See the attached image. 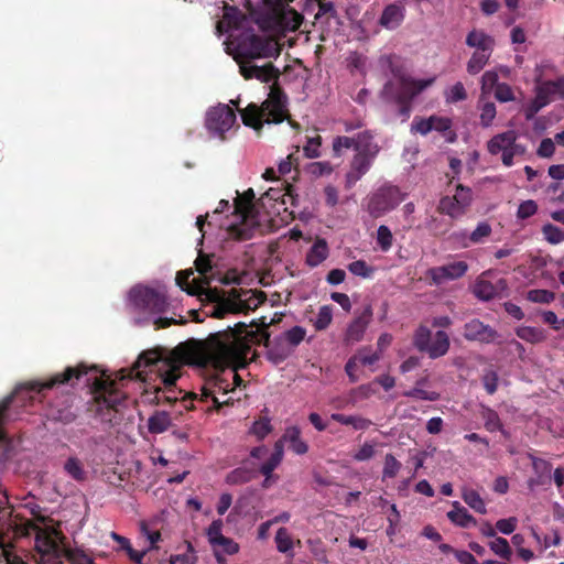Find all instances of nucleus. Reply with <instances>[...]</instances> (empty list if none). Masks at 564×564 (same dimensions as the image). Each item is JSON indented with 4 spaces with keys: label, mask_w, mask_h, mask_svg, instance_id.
<instances>
[{
    "label": "nucleus",
    "mask_w": 564,
    "mask_h": 564,
    "mask_svg": "<svg viewBox=\"0 0 564 564\" xmlns=\"http://www.w3.org/2000/svg\"><path fill=\"white\" fill-rule=\"evenodd\" d=\"M171 426V416L165 411H155L148 420V430L152 434H161Z\"/></svg>",
    "instance_id": "31"
},
{
    "label": "nucleus",
    "mask_w": 564,
    "mask_h": 564,
    "mask_svg": "<svg viewBox=\"0 0 564 564\" xmlns=\"http://www.w3.org/2000/svg\"><path fill=\"white\" fill-rule=\"evenodd\" d=\"M518 524V519L516 517H510L508 519H500L496 522V530H498L502 534H511Z\"/></svg>",
    "instance_id": "64"
},
{
    "label": "nucleus",
    "mask_w": 564,
    "mask_h": 564,
    "mask_svg": "<svg viewBox=\"0 0 564 564\" xmlns=\"http://www.w3.org/2000/svg\"><path fill=\"white\" fill-rule=\"evenodd\" d=\"M186 549H187V553L185 554H176V555H171L170 557V564H195L196 563V560L197 557L194 555L195 553V550H194V546L191 542L186 541Z\"/></svg>",
    "instance_id": "49"
},
{
    "label": "nucleus",
    "mask_w": 564,
    "mask_h": 564,
    "mask_svg": "<svg viewBox=\"0 0 564 564\" xmlns=\"http://www.w3.org/2000/svg\"><path fill=\"white\" fill-rule=\"evenodd\" d=\"M468 269L464 261L452 262L446 265L433 268L431 270L432 278L435 283L442 284L448 280H455L463 276Z\"/></svg>",
    "instance_id": "22"
},
{
    "label": "nucleus",
    "mask_w": 564,
    "mask_h": 564,
    "mask_svg": "<svg viewBox=\"0 0 564 564\" xmlns=\"http://www.w3.org/2000/svg\"><path fill=\"white\" fill-rule=\"evenodd\" d=\"M13 541L14 540H9V545L1 549V562L4 561L6 564H28L20 555L13 552ZM34 549L39 554V557L32 555L34 564L51 563V558H56L59 553H63V550L52 534L43 529H39L36 532Z\"/></svg>",
    "instance_id": "8"
},
{
    "label": "nucleus",
    "mask_w": 564,
    "mask_h": 564,
    "mask_svg": "<svg viewBox=\"0 0 564 564\" xmlns=\"http://www.w3.org/2000/svg\"><path fill=\"white\" fill-rule=\"evenodd\" d=\"M276 549L281 553H288L293 547V541L286 528H280L275 534Z\"/></svg>",
    "instance_id": "45"
},
{
    "label": "nucleus",
    "mask_w": 564,
    "mask_h": 564,
    "mask_svg": "<svg viewBox=\"0 0 564 564\" xmlns=\"http://www.w3.org/2000/svg\"><path fill=\"white\" fill-rule=\"evenodd\" d=\"M272 322L273 318H268L265 316L252 318L249 322V347L251 345L263 344L268 348V358L273 362L279 364L289 358L295 349L290 347L289 344L283 340L281 335L276 336L272 341L270 340L268 327Z\"/></svg>",
    "instance_id": "7"
},
{
    "label": "nucleus",
    "mask_w": 564,
    "mask_h": 564,
    "mask_svg": "<svg viewBox=\"0 0 564 564\" xmlns=\"http://www.w3.org/2000/svg\"><path fill=\"white\" fill-rule=\"evenodd\" d=\"M550 102L549 100L542 96L536 89H535V97L534 99L527 105L524 109V117L527 120H532L534 116L545 106H547Z\"/></svg>",
    "instance_id": "41"
},
{
    "label": "nucleus",
    "mask_w": 564,
    "mask_h": 564,
    "mask_svg": "<svg viewBox=\"0 0 564 564\" xmlns=\"http://www.w3.org/2000/svg\"><path fill=\"white\" fill-rule=\"evenodd\" d=\"M192 271H180L176 275V283L182 290L186 291L189 295H198L205 301L216 303L213 316L221 318L225 314L234 312L237 307L241 311L247 310V300L241 299L242 289L232 288L228 295L223 290L209 288L208 281H199L194 288L188 284Z\"/></svg>",
    "instance_id": "6"
},
{
    "label": "nucleus",
    "mask_w": 564,
    "mask_h": 564,
    "mask_svg": "<svg viewBox=\"0 0 564 564\" xmlns=\"http://www.w3.org/2000/svg\"><path fill=\"white\" fill-rule=\"evenodd\" d=\"M474 294L481 301H490L496 296V289L494 283L486 280H478L474 286Z\"/></svg>",
    "instance_id": "38"
},
{
    "label": "nucleus",
    "mask_w": 564,
    "mask_h": 564,
    "mask_svg": "<svg viewBox=\"0 0 564 564\" xmlns=\"http://www.w3.org/2000/svg\"><path fill=\"white\" fill-rule=\"evenodd\" d=\"M333 319V308L329 305H324L319 308L316 319L314 321V327L316 330L326 329Z\"/></svg>",
    "instance_id": "43"
},
{
    "label": "nucleus",
    "mask_w": 564,
    "mask_h": 564,
    "mask_svg": "<svg viewBox=\"0 0 564 564\" xmlns=\"http://www.w3.org/2000/svg\"><path fill=\"white\" fill-rule=\"evenodd\" d=\"M466 45L476 48L475 52H489L492 53L495 47V39L482 30L474 29L470 31L465 41Z\"/></svg>",
    "instance_id": "24"
},
{
    "label": "nucleus",
    "mask_w": 564,
    "mask_h": 564,
    "mask_svg": "<svg viewBox=\"0 0 564 564\" xmlns=\"http://www.w3.org/2000/svg\"><path fill=\"white\" fill-rule=\"evenodd\" d=\"M488 546L496 555L502 560H510L512 556V550L509 545V542L505 538L495 536L494 540L488 543Z\"/></svg>",
    "instance_id": "37"
},
{
    "label": "nucleus",
    "mask_w": 564,
    "mask_h": 564,
    "mask_svg": "<svg viewBox=\"0 0 564 564\" xmlns=\"http://www.w3.org/2000/svg\"><path fill=\"white\" fill-rule=\"evenodd\" d=\"M394 80H388L380 90L381 100L388 106L395 107V116L405 122L412 112L413 99L434 83V78L414 79L401 67L390 63Z\"/></svg>",
    "instance_id": "3"
},
{
    "label": "nucleus",
    "mask_w": 564,
    "mask_h": 564,
    "mask_svg": "<svg viewBox=\"0 0 564 564\" xmlns=\"http://www.w3.org/2000/svg\"><path fill=\"white\" fill-rule=\"evenodd\" d=\"M236 123V113L228 105L219 104L207 110L205 127L210 135L225 139V133Z\"/></svg>",
    "instance_id": "13"
},
{
    "label": "nucleus",
    "mask_w": 564,
    "mask_h": 564,
    "mask_svg": "<svg viewBox=\"0 0 564 564\" xmlns=\"http://www.w3.org/2000/svg\"><path fill=\"white\" fill-rule=\"evenodd\" d=\"M330 419L343 425L352 426V429H355L356 431H364L372 425L371 420L360 415H345L341 413H333L330 415Z\"/></svg>",
    "instance_id": "30"
},
{
    "label": "nucleus",
    "mask_w": 564,
    "mask_h": 564,
    "mask_svg": "<svg viewBox=\"0 0 564 564\" xmlns=\"http://www.w3.org/2000/svg\"><path fill=\"white\" fill-rule=\"evenodd\" d=\"M283 9V0H249V21L263 32H280L284 29Z\"/></svg>",
    "instance_id": "9"
},
{
    "label": "nucleus",
    "mask_w": 564,
    "mask_h": 564,
    "mask_svg": "<svg viewBox=\"0 0 564 564\" xmlns=\"http://www.w3.org/2000/svg\"><path fill=\"white\" fill-rule=\"evenodd\" d=\"M355 151L357 154L376 159L380 147L375 142V138L370 131H362L356 135Z\"/></svg>",
    "instance_id": "25"
},
{
    "label": "nucleus",
    "mask_w": 564,
    "mask_h": 564,
    "mask_svg": "<svg viewBox=\"0 0 564 564\" xmlns=\"http://www.w3.org/2000/svg\"><path fill=\"white\" fill-rule=\"evenodd\" d=\"M466 98H467V93L465 90L463 83H460V82H457L456 84H454L451 87V89L446 96V100L449 102L462 101V100H465Z\"/></svg>",
    "instance_id": "60"
},
{
    "label": "nucleus",
    "mask_w": 564,
    "mask_h": 564,
    "mask_svg": "<svg viewBox=\"0 0 564 564\" xmlns=\"http://www.w3.org/2000/svg\"><path fill=\"white\" fill-rule=\"evenodd\" d=\"M249 232L261 226V221L265 220L262 215L259 214L254 204L252 203L256 197L252 188L249 187Z\"/></svg>",
    "instance_id": "44"
},
{
    "label": "nucleus",
    "mask_w": 564,
    "mask_h": 564,
    "mask_svg": "<svg viewBox=\"0 0 564 564\" xmlns=\"http://www.w3.org/2000/svg\"><path fill=\"white\" fill-rule=\"evenodd\" d=\"M280 47L271 36L249 35V61L253 58H276Z\"/></svg>",
    "instance_id": "19"
},
{
    "label": "nucleus",
    "mask_w": 564,
    "mask_h": 564,
    "mask_svg": "<svg viewBox=\"0 0 564 564\" xmlns=\"http://www.w3.org/2000/svg\"><path fill=\"white\" fill-rule=\"evenodd\" d=\"M453 197L460 205V207H463V209L466 212V208L473 202V192L469 187L459 184V185H457L456 193Z\"/></svg>",
    "instance_id": "51"
},
{
    "label": "nucleus",
    "mask_w": 564,
    "mask_h": 564,
    "mask_svg": "<svg viewBox=\"0 0 564 564\" xmlns=\"http://www.w3.org/2000/svg\"><path fill=\"white\" fill-rule=\"evenodd\" d=\"M405 397L414 398L419 400H427V401H437L440 399V393L435 391H426L421 388H413L403 393Z\"/></svg>",
    "instance_id": "55"
},
{
    "label": "nucleus",
    "mask_w": 564,
    "mask_h": 564,
    "mask_svg": "<svg viewBox=\"0 0 564 564\" xmlns=\"http://www.w3.org/2000/svg\"><path fill=\"white\" fill-rule=\"evenodd\" d=\"M498 74L495 70H487L481 76V90L482 93H489L494 87H497Z\"/></svg>",
    "instance_id": "62"
},
{
    "label": "nucleus",
    "mask_w": 564,
    "mask_h": 564,
    "mask_svg": "<svg viewBox=\"0 0 564 564\" xmlns=\"http://www.w3.org/2000/svg\"><path fill=\"white\" fill-rule=\"evenodd\" d=\"M371 316L372 310L371 306L368 305L364 312L348 325L344 337V341L347 345H352L362 339L364 334L370 323Z\"/></svg>",
    "instance_id": "20"
},
{
    "label": "nucleus",
    "mask_w": 564,
    "mask_h": 564,
    "mask_svg": "<svg viewBox=\"0 0 564 564\" xmlns=\"http://www.w3.org/2000/svg\"><path fill=\"white\" fill-rule=\"evenodd\" d=\"M279 75V69L272 63L258 66L249 61V79L256 78L261 83H272L269 86V98L260 107L256 104H249V128L257 132L260 131L263 123H280L284 120V96L275 88Z\"/></svg>",
    "instance_id": "2"
},
{
    "label": "nucleus",
    "mask_w": 564,
    "mask_h": 564,
    "mask_svg": "<svg viewBox=\"0 0 564 564\" xmlns=\"http://www.w3.org/2000/svg\"><path fill=\"white\" fill-rule=\"evenodd\" d=\"M175 354L182 364L215 369L247 368V324L210 334L204 340H192L178 345Z\"/></svg>",
    "instance_id": "1"
},
{
    "label": "nucleus",
    "mask_w": 564,
    "mask_h": 564,
    "mask_svg": "<svg viewBox=\"0 0 564 564\" xmlns=\"http://www.w3.org/2000/svg\"><path fill=\"white\" fill-rule=\"evenodd\" d=\"M544 238L553 245L564 241V231L552 224H545L542 227Z\"/></svg>",
    "instance_id": "48"
},
{
    "label": "nucleus",
    "mask_w": 564,
    "mask_h": 564,
    "mask_svg": "<svg viewBox=\"0 0 564 564\" xmlns=\"http://www.w3.org/2000/svg\"><path fill=\"white\" fill-rule=\"evenodd\" d=\"M284 440L281 438L275 442L274 444V451L270 455V457L262 463L258 470L256 469H249V479L254 478L257 476V473L264 476V480L262 481L263 488L271 487L276 480L278 476L273 475V470L281 464L284 455V447H283Z\"/></svg>",
    "instance_id": "18"
},
{
    "label": "nucleus",
    "mask_w": 564,
    "mask_h": 564,
    "mask_svg": "<svg viewBox=\"0 0 564 564\" xmlns=\"http://www.w3.org/2000/svg\"><path fill=\"white\" fill-rule=\"evenodd\" d=\"M538 212V204L533 199L522 202L517 210V217L519 219H527L533 216Z\"/></svg>",
    "instance_id": "57"
},
{
    "label": "nucleus",
    "mask_w": 564,
    "mask_h": 564,
    "mask_svg": "<svg viewBox=\"0 0 564 564\" xmlns=\"http://www.w3.org/2000/svg\"><path fill=\"white\" fill-rule=\"evenodd\" d=\"M413 345L419 351L436 359L447 354L451 341L449 336L444 330H437L433 335L429 327L420 325L413 335Z\"/></svg>",
    "instance_id": "11"
},
{
    "label": "nucleus",
    "mask_w": 564,
    "mask_h": 564,
    "mask_svg": "<svg viewBox=\"0 0 564 564\" xmlns=\"http://www.w3.org/2000/svg\"><path fill=\"white\" fill-rule=\"evenodd\" d=\"M463 336L466 340L481 344H501V335L490 325L473 318L464 325Z\"/></svg>",
    "instance_id": "17"
},
{
    "label": "nucleus",
    "mask_w": 564,
    "mask_h": 564,
    "mask_svg": "<svg viewBox=\"0 0 564 564\" xmlns=\"http://www.w3.org/2000/svg\"><path fill=\"white\" fill-rule=\"evenodd\" d=\"M516 335L530 344H539L546 338L543 329L531 326H519L516 328Z\"/></svg>",
    "instance_id": "33"
},
{
    "label": "nucleus",
    "mask_w": 564,
    "mask_h": 564,
    "mask_svg": "<svg viewBox=\"0 0 564 564\" xmlns=\"http://www.w3.org/2000/svg\"><path fill=\"white\" fill-rule=\"evenodd\" d=\"M329 249L325 239L318 238L306 253V264L311 268L319 265L327 259Z\"/></svg>",
    "instance_id": "27"
},
{
    "label": "nucleus",
    "mask_w": 564,
    "mask_h": 564,
    "mask_svg": "<svg viewBox=\"0 0 564 564\" xmlns=\"http://www.w3.org/2000/svg\"><path fill=\"white\" fill-rule=\"evenodd\" d=\"M437 210L441 214L447 215L452 218H457L465 214L463 207H460V205L455 200L453 196L442 197L440 199Z\"/></svg>",
    "instance_id": "32"
},
{
    "label": "nucleus",
    "mask_w": 564,
    "mask_h": 564,
    "mask_svg": "<svg viewBox=\"0 0 564 564\" xmlns=\"http://www.w3.org/2000/svg\"><path fill=\"white\" fill-rule=\"evenodd\" d=\"M516 140V131L508 130L492 137L487 143V149L490 154L495 155L498 154L499 152H503L506 149H509V147L512 145L513 141Z\"/></svg>",
    "instance_id": "26"
},
{
    "label": "nucleus",
    "mask_w": 564,
    "mask_h": 564,
    "mask_svg": "<svg viewBox=\"0 0 564 564\" xmlns=\"http://www.w3.org/2000/svg\"><path fill=\"white\" fill-rule=\"evenodd\" d=\"M495 97L500 102H507L514 99V95L511 87L506 83H500L497 85L495 89Z\"/></svg>",
    "instance_id": "61"
},
{
    "label": "nucleus",
    "mask_w": 564,
    "mask_h": 564,
    "mask_svg": "<svg viewBox=\"0 0 564 564\" xmlns=\"http://www.w3.org/2000/svg\"><path fill=\"white\" fill-rule=\"evenodd\" d=\"M377 242L382 251H388L392 247L393 236L386 225H380L377 229Z\"/></svg>",
    "instance_id": "47"
},
{
    "label": "nucleus",
    "mask_w": 564,
    "mask_h": 564,
    "mask_svg": "<svg viewBox=\"0 0 564 564\" xmlns=\"http://www.w3.org/2000/svg\"><path fill=\"white\" fill-rule=\"evenodd\" d=\"M223 521L220 519L214 520L207 529V538L213 546L215 556L218 562L224 558L221 554L232 555L238 552V544L230 538L223 535Z\"/></svg>",
    "instance_id": "16"
},
{
    "label": "nucleus",
    "mask_w": 564,
    "mask_h": 564,
    "mask_svg": "<svg viewBox=\"0 0 564 564\" xmlns=\"http://www.w3.org/2000/svg\"><path fill=\"white\" fill-rule=\"evenodd\" d=\"M94 394L98 411H117V406L124 400V394L117 389L116 382L109 379H95Z\"/></svg>",
    "instance_id": "14"
},
{
    "label": "nucleus",
    "mask_w": 564,
    "mask_h": 564,
    "mask_svg": "<svg viewBox=\"0 0 564 564\" xmlns=\"http://www.w3.org/2000/svg\"><path fill=\"white\" fill-rule=\"evenodd\" d=\"M306 329L302 326H294L281 334L283 340H285L290 347L294 349L304 340Z\"/></svg>",
    "instance_id": "39"
},
{
    "label": "nucleus",
    "mask_w": 564,
    "mask_h": 564,
    "mask_svg": "<svg viewBox=\"0 0 564 564\" xmlns=\"http://www.w3.org/2000/svg\"><path fill=\"white\" fill-rule=\"evenodd\" d=\"M237 194L231 213L234 220L221 225V227L226 228L229 238L241 241L245 240L247 230V191Z\"/></svg>",
    "instance_id": "15"
},
{
    "label": "nucleus",
    "mask_w": 564,
    "mask_h": 564,
    "mask_svg": "<svg viewBox=\"0 0 564 564\" xmlns=\"http://www.w3.org/2000/svg\"><path fill=\"white\" fill-rule=\"evenodd\" d=\"M404 196L398 186L383 184L367 197L366 210L372 218L382 217L393 210Z\"/></svg>",
    "instance_id": "10"
},
{
    "label": "nucleus",
    "mask_w": 564,
    "mask_h": 564,
    "mask_svg": "<svg viewBox=\"0 0 564 564\" xmlns=\"http://www.w3.org/2000/svg\"><path fill=\"white\" fill-rule=\"evenodd\" d=\"M50 416L52 420L61 422L63 424H69L74 422L76 419V414L68 405L61 409L52 406L50 410Z\"/></svg>",
    "instance_id": "42"
},
{
    "label": "nucleus",
    "mask_w": 564,
    "mask_h": 564,
    "mask_svg": "<svg viewBox=\"0 0 564 564\" xmlns=\"http://www.w3.org/2000/svg\"><path fill=\"white\" fill-rule=\"evenodd\" d=\"M355 143H356V137L355 138H349V137H344V135L336 137L333 141L334 154L336 156H340L343 149H350V148L355 149Z\"/></svg>",
    "instance_id": "56"
},
{
    "label": "nucleus",
    "mask_w": 564,
    "mask_h": 564,
    "mask_svg": "<svg viewBox=\"0 0 564 564\" xmlns=\"http://www.w3.org/2000/svg\"><path fill=\"white\" fill-rule=\"evenodd\" d=\"M480 123L484 128L491 126L496 117V106L494 102H485L480 108Z\"/></svg>",
    "instance_id": "54"
},
{
    "label": "nucleus",
    "mask_w": 564,
    "mask_h": 564,
    "mask_svg": "<svg viewBox=\"0 0 564 564\" xmlns=\"http://www.w3.org/2000/svg\"><path fill=\"white\" fill-rule=\"evenodd\" d=\"M447 517L453 523L462 528L476 524V519L458 501L453 502V509L447 512Z\"/></svg>",
    "instance_id": "29"
},
{
    "label": "nucleus",
    "mask_w": 564,
    "mask_h": 564,
    "mask_svg": "<svg viewBox=\"0 0 564 564\" xmlns=\"http://www.w3.org/2000/svg\"><path fill=\"white\" fill-rule=\"evenodd\" d=\"M535 89L544 96L549 102H551L554 97L564 99V76L558 77L555 80H545L538 85Z\"/></svg>",
    "instance_id": "28"
},
{
    "label": "nucleus",
    "mask_w": 564,
    "mask_h": 564,
    "mask_svg": "<svg viewBox=\"0 0 564 564\" xmlns=\"http://www.w3.org/2000/svg\"><path fill=\"white\" fill-rule=\"evenodd\" d=\"M195 268L203 276L202 281H208V273L212 271V260L209 256L199 252L197 259L195 260Z\"/></svg>",
    "instance_id": "52"
},
{
    "label": "nucleus",
    "mask_w": 564,
    "mask_h": 564,
    "mask_svg": "<svg viewBox=\"0 0 564 564\" xmlns=\"http://www.w3.org/2000/svg\"><path fill=\"white\" fill-rule=\"evenodd\" d=\"M375 159L364 154H355L349 171L345 175L346 188H351L371 167Z\"/></svg>",
    "instance_id": "21"
},
{
    "label": "nucleus",
    "mask_w": 564,
    "mask_h": 564,
    "mask_svg": "<svg viewBox=\"0 0 564 564\" xmlns=\"http://www.w3.org/2000/svg\"><path fill=\"white\" fill-rule=\"evenodd\" d=\"M64 470L76 481H84L87 477L83 463L77 457H68L64 464Z\"/></svg>",
    "instance_id": "35"
},
{
    "label": "nucleus",
    "mask_w": 564,
    "mask_h": 564,
    "mask_svg": "<svg viewBox=\"0 0 564 564\" xmlns=\"http://www.w3.org/2000/svg\"><path fill=\"white\" fill-rule=\"evenodd\" d=\"M308 172L315 177L329 175L333 172V166L329 162H313L308 165Z\"/></svg>",
    "instance_id": "63"
},
{
    "label": "nucleus",
    "mask_w": 564,
    "mask_h": 564,
    "mask_svg": "<svg viewBox=\"0 0 564 564\" xmlns=\"http://www.w3.org/2000/svg\"><path fill=\"white\" fill-rule=\"evenodd\" d=\"M527 299L533 303H551L555 299V294L549 290H530L527 294Z\"/></svg>",
    "instance_id": "50"
},
{
    "label": "nucleus",
    "mask_w": 564,
    "mask_h": 564,
    "mask_svg": "<svg viewBox=\"0 0 564 564\" xmlns=\"http://www.w3.org/2000/svg\"><path fill=\"white\" fill-rule=\"evenodd\" d=\"M348 270L350 273L361 278H369L373 268L369 267L365 260H357L348 264Z\"/></svg>",
    "instance_id": "53"
},
{
    "label": "nucleus",
    "mask_w": 564,
    "mask_h": 564,
    "mask_svg": "<svg viewBox=\"0 0 564 564\" xmlns=\"http://www.w3.org/2000/svg\"><path fill=\"white\" fill-rule=\"evenodd\" d=\"M491 232V227L488 223L481 221L477 225L476 229L469 235V240L474 243H479L484 238L488 237Z\"/></svg>",
    "instance_id": "58"
},
{
    "label": "nucleus",
    "mask_w": 564,
    "mask_h": 564,
    "mask_svg": "<svg viewBox=\"0 0 564 564\" xmlns=\"http://www.w3.org/2000/svg\"><path fill=\"white\" fill-rule=\"evenodd\" d=\"M223 9V19L217 23V29L227 35L225 51L232 56L239 73L247 79V13L227 2H224Z\"/></svg>",
    "instance_id": "5"
},
{
    "label": "nucleus",
    "mask_w": 564,
    "mask_h": 564,
    "mask_svg": "<svg viewBox=\"0 0 564 564\" xmlns=\"http://www.w3.org/2000/svg\"><path fill=\"white\" fill-rule=\"evenodd\" d=\"M133 306L143 313L161 314L167 310L166 296L148 286H134L129 293Z\"/></svg>",
    "instance_id": "12"
},
{
    "label": "nucleus",
    "mask_w": 564,
    "mask_h": 564,
    "mask_svg": "<svg viewBox=\"0 0 564 564\" xmlns=\"http://www.w3.org/2000/svg\"><path fill=\"white\" fill-rule=\"evenodd\" d=\"M65 556L72 564H96L89 555L79 550L65 551Z\"/></svg>",
    "instance_id": "59"
},
{
    "label": "nucleus",
    "mask_w": 564,
    "mask_h": 564,
    "mask_svg": "<svg viewBox=\"0 0 564 564\" xmlns=\"http://www.w3.org/2000/svg\"><path fill=\"white\" fill-rule=\"evenodd\" d=\"M153 352H143L139 356L134 367L140 369L142 366L148 368L149 371L158 370L161 378V384L154 388V397L151 402L161 403H174L180 401L181 405L189 411L194 409L193 401L197 398L195 393H185L180 397L183 391L176 388V381L181 377V367L171 365L164 360L158 359L152 356Z\"/></svg>",
    "instance_id": "4"
},
{
    "label": "nucleus",
    "mask_w": 564,
    "mask_h": 564,
    "mask_svg": "<svg viewBox=\"0 0 564 564\" xmlns=\"http://www.w3.org/2000/svg\"><path fill=\"white\" fill-rule=\"evenodd\" d=\"M272 431L271 421L269 417H260L254 421L249 429V434L254 435L258 440H263Z\"/></svg>",
    "instance_id": "40"
},
{
    "label": "nucleus",
    "mask_w": 564,
    "mask_h": 564,
    "mask_svg": "<svg viewBox=\"0 0 564 564\" xmlns=\"http://www.w3.org/2000/svg\"><path fill=\"white\" fill-rule=\"evenodd\" d=\"M405 8L399 2L388 4L380 17V24L389 30L397 29L404 20Z\"/></svg>",
    "instance_id": "23"
},
{
    "label": "nucleus",
    "mask_w": 564,
    "mask_h": 564,
    "mask_svg": "<svg viewBox=\"0 0 564 564\" xmlns=\"http://www.w3.org/2000/svg\"><path fill=\"white\" fill-rule=\"evenodd\" d=\"M400 469L401 463L392 454H386L382 479L394 478Z\"/></svg>",
    "instance_id": "46"
},
{
    "label": "nucleus",
    "mask_w": 564,
    "mask_h": 564,
    "mask_svg": "<svg viewBox=\"0 0 564 564\" xmlns=\"http://www.w3.org/2000/svg\"><path fill=\"white\" fill-rule=\"evenodd\" d=\"M491 56L489 52H474L467 62L466 69L470 75H477L480 73Z\"/></svg>",
    "instance_id": "34"
},
{
    "label": "nucleus",
    "mask_w": 564,
    "mask_h": 564,
    "mask_svg": "<svg viewBox=\"0 0 564 564\" xmlns=\"http://www.w3.org/2000/svg\"><path fill=\"white\" fill-rule=\"evenodd\" d=\"M462 497L464 501L476 512L481 514L487 513L486 505L477 491L464 488Z\"/></svg>",
    "instance_id": "36"
}]
</instances>
